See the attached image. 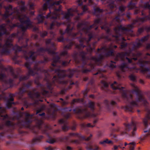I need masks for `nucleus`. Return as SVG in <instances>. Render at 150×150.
I'll return each instance as SVG.
<instances>
[{
    "instance_id": "21",
    "label": "nucleus",
    "mask_w": 150,
    "mask_h": 150,
    "mask_svg": "<svg viewBox=\"0 0 150 150\" xmlns=\"http://www.w3.org/2000/svg\"><path fill=\"white\" fill-rule=\"evenodd\" d=\"M48 17H49V16H48L47 17V18H48Z\"/></svg>"
},
{
    "instance_id": "18",
    "label": "nucleus",
    "mask_w": 150,
    "mask_h": 150,
    "mask_svg": "<svg viewBox=\"0 0 150 150\" xmlns=\"http://www.w3.org/2000/svg\"><path fill=\"white\" fill-rule=\"evenodd\" d=\"M25 18H26V17H25L24 18V20H25Z\"/></svg>"
},
{
    "instance_id": "20",
    "label": "nucleus",
    "mask_w": 150,
    "mask_h": 150,
    "mask_svg": "<svg viewBox=\"0 0 150 150\" xmlns=\"http://www.w3.org/2000/svg\"><path fill=\"white\" fill-rule=\"evenodd\" d=\"M115 47H116V46H115Z\"/></svg>"
},
{
    "instance_id": "6",
    "label": "nucleus",
    "mask_w": 150,
    "mask_h": 150,
    "mask_svg": "<svg viewBox=\"0 0 150 150\" xmlns=\"http://www.w3.org/2000/svg\"><path fill=\"white\" fill-rule=\"evenodd\" d=\"M99 143L100 144H102L103 145H104L105 144V143H105V141L104 140H103V141H102L100 142H99Z\"/></svg>"
},
{
    "instance_id": "12",
    "label": "nucleus",
    "mask_w": 150,
    "mask_h": 150,
    "mask_svg": "<svg viewBox=\"0 0 150 150\" xmlns=\"http://www.w3.org/2000/svg\"><path fill=\"white\" fill-rule=\"evenodd\" d=\"M111 67H115V66H114V64H113V66H112V65H111Z\"/></svg>"
},
{
    "instance_id": "16",
    "label": "nucleus",
    "mask_w": 150,
    "mask_h": 150,
    "mask_svg": "<svg viewBox=\"0 0 150 150\" xmlns=\"http://www.w3.org/2000/svg\"><path fill=\"white\" fill-rule=\"evenodd\" d=\"M89 139V138H88V139H86V140H88Z\"/></svg>"
},
{
    "instance_id": "13",
    "label": "nucleus",
    "mask_w": 150,
    "mask_h": 150,
    "mask_svg": "<svg viewBox=\"0 0 150 150\" xmlns=\"http://www.w3.org/2000/svg\"><path fill=\"white\" fill-rule=\"evenodd\" d=\"M90 103L92 105H94V103Z\"/></svg>"
},
{
    "instance_id": "4",
    "label": "nucleus",
    "mask_w": 150,
    "mask_h": 150,
    "mask_svg": "<svg viewBox=\"0 0 150 150\" xmlns=\"http://www.w3.org/2000/svg\"><path fill=\"white\" fill-rule=\"evenodd\" d=\"M105 143L107 144H110L112 143V141L111 140H108V139H106L105 140Z\"/></svg>"
},
{
    "instance_id": "7",
    "label": "nucleus",
    "mask_w": 150,
    "mask_h": 150,
    "mask_svg": "<svg viewBox=\"0 0 150 150\" xmlns=\"http://www.w3.org/2000/svg\"><path fill=\"white\" fill-rule=\"evenodd\" d=\"M72 149L70 146H67L65 150H72Z\"/></svg>"
},
{
    "instance_id": "17",
    "label": "nucleus",
    "mask_w": 150,
    "mask_h": 150,
    "mask_svg": "<svg viewBox=\"0 0 150 150\" xmlns=\"http://www.w3.org/2000/svg\"><path fill=\"white\" fill-rule=\"evenodd\" d=\"M21 110H23V108H21Z\"/></svg>"
},
{
    "instance_id": "11",
    "label": "nucleus",
    "mask_w": 150,
    "mask_h": 150,
    "mask_svg": "<svg viewBox=\"0 0 150 150\" xmlns=\"http://www.w3.org/2000/svg\"><path fill=\"white\" fill-rule=\"evenodd\" d=\"M45 115V113H43L42 114H39V115Z\"/></svg>"
},
{
    "instance_id": "22",
    "label": "nucleus",
    "mask_w": 150,
    "mask_h": 150,
    "mask_svg": "<svg viewBox=\"0 0 150 150\" xmlns=\"http://www.w3.org/2000/svg\"><path fill=\"white\" fill-rule=\"evenodd\" d=\"M149 120H150V119H149Z\"/></svg>"
},
{
    "instance_id": "5",
    "label": "nucleus",
    "mask_w": 150,
    "mask_h": 150,
    "mask_svg": "<svg viewBox=\"0 0 150 150\" xmlns=\"http://www.w3.org/2000/svg\"><path fill=\"white\" fill-rule=\"evenodd\" d=\"M148 121L147 119H145L143 120L144 123L145 125H147V123Z\"/></svg>"
},
{
    "instance_id": "19",
    "label": "nucleus",
    "mask_w": 150,
    "mask_h": 150,
    "mask_svg": "<svg viewBox=\"0 0 150 150\" xmlns=\"http://www.w3.org/2000/svg\"><path fill=\"white\" fill-rule=\"evenodd\" d=\"M144 132H146V131H144Z\"/></svg>"
},
{
    "instance_id": "9",
    "label": "nucleus",
    "mask_w": 150,
    "mask_h": 150,
    "mask_svg": "<svg viewBox=\"0 0 150 150\" xmlns=\"http://www.w3.org/2000/svg\"><path fill=\"white\" fill-rule=\"evenodd\" d=\"M20 21L21 22H24L25 23V21H24V20H23L21 18H20Z\"/></svg>"
},
{
    "instance_id": "14",
    "label": "nucleus",
    "mask_w": 150,
    "mask_h": 150,
    "mask_svg": "<svg viewBox=\"0 0 150 150\" xmlns=\"http://www.w3.org/2000/svg\"><path fill=\"white\" fill-rule=\"evenodd\" d=\"M127 144L126 143H125V146H126Z\"/></svg>"
},
{
    "instance_id": "1",
    "label": "nucleus",
    "mask_w": 150,
    "mask_h": 150,
    "mask_svg": "<svg viewBox=\"0 0 150 150\" xmlns=\"http://www.w3.org/2000/svg\"><path fill=\"white\" fill-rule=\"evenodd\" d=\"M111 86L114 89H119V88L117 86V83L115 81L114 83L111 85Z\"/></svg>"
},
{
    "instance_id": "10",
    "label": "nucleus",
    "mask_w": 150,
    "mask_h": 150,
    "mask_svg": "<svg viewBox=\"0 0 150 150\" xmlns=\"http://www.w3.org/2000/svg\"><path fill=\"white\" fill-rule=\"evenodd\" d=\"M132 77H133V76H130V79H131L132 80H133V79L132 78Z\"/></svg>"
},
{
    "instance_id": "2",
    "label": "nucleus",
    "mask_w": 150,
    "mask_h": 150,
    "mask_svg": "<svg viewBox=\"0 0 150 150\" xmlns=\"http://www.w3.org/2000/svg\"><path fill=\"white\" fill-rule=\"evenodd\" d=\"M128 144L130 150H133L135 145V143L134 142H131L129 143Z\"/></svg>"
},
{
    "instance_id": "3",
    "label": "nucleus",
    "mask_w": 150,
    "mask_h": 150,
    "mask_svg": "<svg viewBox=\"0 0 150 150\" xmlns=\"http://www.w3.org/2000/svg\"><path fill=\"white\" fill-rule=\"evenodd\" d=\"M100 149V148L98 146H96L95 148L93 149H89V150H97Z\"/></svg>"
},
{
    "instance_id": "8",
    "label": "nucleus",
    "mask_w": 150,
    "mask_h": 150,
    "mask_svg": "<svg viewBox=\"0 0 150 150\" xmlns=\"http://www.w3.org/2000/svg\"><path fill=\"white\" fill-rule=\"evenodd\" d=\"M118 146H114V150H117V149H118Z\"/></svg>"
},
{
    "instance_id": "15",
    "label": "nucleus",
    "mask_w": 150,
    "mask_h": 150,
    "mask_svg": "<svg viewBox=\"0 0 150 150\" xmlns=\"http://www.w3.org/2000/svg\"><path fill=\"white\" fill-rule=\"evenodd\" d=\"M49 142L50 143H53V142Z\"/></svg>"
}]
</instances>
